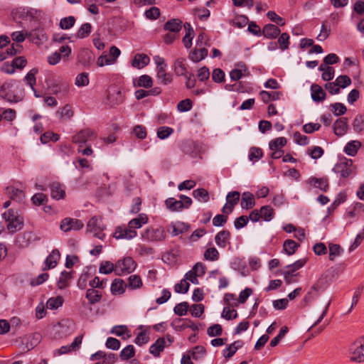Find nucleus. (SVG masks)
Segmentation results:
<instances>
[{"label":"nucleus","instance_id":"nucleus-9","mask_svg":"<svg viewBox=\"0 0 364 364\" xmlns=\"http://www.w3.org/2000/svg\"><path fill=\"white\" fill-rule=\"evenodd\" d=\"M137 235L136 230L131 229L129 225H120L116 228L113 237L117 240H131Z\"/></svg>","mask_w":364,"mask_h":364},{"label":"nucleus","instance_id":"nucleus-45","mask_svg":"<svg viewBox=\"0 0 364 364\" xmlns=\"http://www.w3.org/2000/svg\"><path fill=\"white\" fill-rule=\"evenodd\" d=\"M193 196L200 202H208L209 200L208 192L205 188H198L193 191Z\"/></svg>","mask_w":364,"mask_h":364},{"label":"nucleus","instance_id":"nucleus-11","mask_svg":"<svg viewBox=\"0 0 364 364\" xmlns=\"http://www.w3.org/2000/svg\"><path fill=\"white\" fill-rule=\"evenodd\" d=\"M84 226L83 223L78 219L65 218L61 220L60 228L63 232H69L70 230H79Z\"/></svg>","mask_w":364,"mask_h":364},{"label":"nucleus","instance_id":"nucleus-1","mask_svg":"<svg viewBox=\"0 0 364 364\" xmlns=\"http://www.w3.org/2000/svg\"><path fill=\"white\" fill-rule=\"evenodd\" d=\"M6 223V228L10 233L16 232L23 227V218L18 213L9 209L3 214Z\"/></svg>","mask_w":364,"mask_h":364},{"label":"nucleus","instance_id":"nucleus-35","mask_svg":"<svg viewBox=\"0 0 364 364\" xmlns=\"http://www.w3.org/2000/svg\"><path fill=\"white\" fill-rule=\"evenodd\" d=\"M208 55V50L205 48L200 50L194 49L189 55V58L195 63L200 62Z\"/></svg>","mask_w":364,"mask_h":364},{"label":"nucleus","instance_id":"nucleus-55","mask_svg":"<svg viewBox=\"0 0 364 364\" xmlns=\"http://www.w3.org/2000/svg\"><path fill=\"white\" fill-rule=\"evenodd\" d=\"M196 144L193 140H186L181 143V149L185 154H189L194 151Z\"/></svg>","mask_w":364,"mask_h":364},{"label":"nucleus","instance_id":"nucleus-46","mask_svg":"<svg viewBox=\"0 0 364 364\" xmlns=\"http://www.w3.org/2000/svg\"><path fill=\"white\" fill-rule=\"evenodd\" d=\"M353 128L357 133H360L364 131V115H357L353 122Z\"/></svg>","mask_w":364,"mask_h":364},{"label":"nucleus","instance_id":"nucleus-4","mask_svg":"<svg viewBox=\"0 0 364 364\" xmlns=\"http://www.w3.org/2000/svg\"><path fill=\"white\" fill-rule=\"evenodd\" d=\"M104 229L105 226L102 223V218L99 217H92L87 224V231L93 233L94 237L102 240L105 238Z\"/></svg>","mask_w":364,"mask_h":364},{"label":"nucleus","instance_id":"nucleus-34","mask_svg":"<svg viewBox=\"0 0 364 364\" xmlns=\"http://www.w3.org/2000/svg\"><path fill=\"white\" fill-rule=\"evenodd\" d=\"M110 333L116 335L117 336H122L126 334V337L124 339L129 338L131 337L130 332L125 325L114 326L112 328Z\"/></svg>","mask_w":364,"mask_h":364},{"label":"nucleus","instance_id":"nucleus-57","mask_svg":"<svg viewBox=\"0 0 364 364\" xmlns=\"http://www.w3.org/2000/svg\"><path fill=\"white\" fill-rule=\"evenodd\" d=\"M56 114H59L60 118L69 119L73 116V111L70 105H65L63 108L59 109Z\"/></svg>","mask_w":364,"mask_h":364},{"label":"nucleus","instance_id":"nucleus-48","mask_svg":"<svg viewBox=\"0 0 364 364\" xmlns=\"http://www.w3.org/2000/svg\"><path fill=\"white\" fill-rule=\"evenodd\" d=\"M63 299L62 296L51 297L47 301L46 306L49 309H57L63 305Z\"/></svg>","mask_w":364,"mask_h":364},{"label":"nucleus","instance_id":"nucleus-23","mask_svg":"<svg viewBox=\"0 0 364 364\" xmlns=\"http://www.w3.org/2000/svg\"><path fill=\"white\" fill-rule=\"evenodd\" d=\"M240 68H235L230 72V77L232 80H240L242 76H248L250 72L244 63L239 64Z\"/></svg>","mask_w":364,"mask_h":364},{"label":"nucleus","instance_id":"nucleus-12","mask_svg":"<svg viewBox=\"0 0 364 364\" xmlns=\"http://www.w3.org/2000/svg\"><path fill=\"white\" fill-rule=\"evenodd\" d=\"M28 38L33 43L41 44L48 40V36L44 28H38L26 32Z\"/></svg>","mask_w":364,"mask_h":364},{"label":"nucleus","instance_id":"nucleus-27","mask_svg":"<svg viewBox=\"0 0 364 364\" xmlns=\"http://www.w3.org/2000/svg\"><path fill=\"white\" fill-rule=\"evenodd\" d=\"M165 338H159L149 348V352L154 357H159L165 348Z\"/></svg>","mask_w":364,"mask_h":364},{"label":"nucleus","instance_id":"nucleus-49","mask_svg":"<svg viewBox=\"0 0 364 364\" xmlns=\"http://www.w3.org/2000/svg\"><path fill=\"white\" fill-rule=\"evenodd\" d=\"M75 23V18L73 16L65 17L60 19L59 26L61 29L68 30L71 28Z\"/></svg>","mask_w":364,"mask_h":364},{"label":"nucleus","instance_id":"nucleus-50","mask_svg":"<svg viewBox=\"0 0 364 364\" xmlns=\"http://www.w3.org/2000/svg\"><path fill=\"white\" fill-rule=\"evenodd\" d=\"M92 31V26L90 23H85L81 25L80 28L77 32V37L78 38H84L87 37Z\"/></svg>","mask_w":364,"mask_h":364},{"label":"nucleus","instance_id":"nucleus-43","mask_svg":"<svg viewBox=\"0 0 364 364\" xmlns=\"http://www.w3.org/2000/svg\"><path fill=\"white\" fill-rule=\"evenodd\" d=\"M143 282L139 275L132 274L128 278V287L132 289H139Z\"/></svg>","mask_w":364,"mask_h":364},{"label":"nucleus","instance_id":"nucleus-42","mask_svg":"<svg viewBox=\"0 0 364 364\" xmlns=\"http://www.w3.org/2000/svg\"><path fill=\"white\" fill-rule=\"evenodd\" d=\"M299 247V244L292 240H285L283 245L284 250L288 255L294 254Z\"/></svg>","mask_w":364,"mask_h":364},{"label":"nucleus","instance_id":"nucleus-60","mask_svg":"<svg viewBox=\"0 0 364 364\" xmlns=\"http://www.w3.org/2000/svg\"><path fill=\"white\" fill-rule=\"evenodd\" d=\"M189 308L188 302L183 301L176 304L173 309L174 313L178 316H184L187 314Z\"/></svg>","mask_w":364,"mask_h":364},{"label":"nucleus","instance_id":"nucleus-30","mask_svg":"<svg viewBox=\"0 0 364 364\" xmlns=\"http://www.w3.org/2000/svg\"><path fill=\"white\" fill-rule=\"evenodd\" d=\"M361 146L360 141L353 140L346 144L344 147V152L348 156H354L357 154L358 149Z\"/></svg>","mask_w":364,"mask_h":364},{"label":"nucleus","instance_id":"nucleus-56","mask_svg":"<svg viewBox=\"0 0 364 364\" xmlns=\"http://www.w3.org/2000/svg\"><path fill=\"white\" fill-rule=\"evenodd\" d=\"M343 252L341 247L337 244L329 245V259L333 261L336 257H338Z\"/></svg>","mask_w":364,"mask_h":364},{"label":"nucleus","instance_id":"nucleus-29","mask_svg":"<svg viewBox=\"0 0 364 364\" xmlns=\"http://www.w3.org/2000/svg\"><path fill=\"white\" fill-rule=\"evenodd\" d=\"M156 77L163 85H168L172 82V75L166 73L163 67L156 68Z\"/></svg>","mask_w":364,"mask_h":364},{"label":"nucleus","instance_id":"nucleus-16","mask_svg":"<svg viewBox=\"0 0 364 364\" xmlns=\"http://www.w3.org/2000/svg\"><path fill=\"white\" fill-rule=\"evenodd\" d=\"M50 189V196L53 198L60 200L64 198L65 191L63 186L59 182H53L49 185Z\"/></svg>","mask_w":364,"mask_h":364},{"label":"nucleus","instance_id":"nucleus-64","mask_svg":"<svg viewBox=\"0 0 364 364\" xmlns=\"http://www.w3.org/2000/svg\"><path fill=\"white\" fill-rule=\"evenodd\" d=\"M31 201L35 205L39 206L48 201V197L44 193H38L33 196Z\"/></svg>","mask_w":364,"mask_h":364},{"label":"nucleus","instance_id":"nucleus-19","mask_svg":"<svg viewBox=\"0 0 364 364\" xmlns=\"http://www.w3.org/2000/svg\"><path fill=\"white\" fill-rule=\"evenodd\" d=\"M150 62L149 57L144 53H137L134 55L132 61V65L134 68L141 69L149 65Z\"/></svg>","mask_w":364,"mask_h":364},{"label":"nucleus","instance_id":"nucleus-62","mask_svg":"<svg viewBox=\"0 0 364 364\" xmlns=\"http://www.w3.org/2000/svg\"><path fill=\"white\" fill-rule=\"evenodd\" d=\"M60 136L58 134L53 132H48L41 136V141L43 144H47L50 141L54 142L58 141Z\"/></svg>","mask_w":364,"mask_h":364},{"label":"nucleus","instance_id":"nucleus-8","mask_svg":"<svg viewBox=\"0 0 364 364\" xmlns=\"http://www.w3.org/2000/svg\"><path fill=\"white\" fill-rule=\"evenodd\" d=\"M97 138V134L93 130L87 128L77 132L73 136L72 141L79 145H84L90 141Z\"/></svg>","mask_w":364,"mask_h":364},{"label":"nucleus","instance_id":"nucleus-61","mask_svg":"<svg viewBox=\"0 0 364 364\" xmlns=\"http://www.w3.org/2000/svg\"><path fill=\"white\" fill-rule=\"evenodd\" d=\"M75 85L77 87H84L89 84V75L87 73H82L77 75Z\"/></svg>","mask_w":364,"mask_h":364},{"label":"nucleus","instance_id":"nucleus-37","mask_svg":"<svg viewBox=\"0 0 364 364\" xmlns=\"http://www.w3.org/2000/svg\"><path fill=\"white\" fill-rule=\"evenodd\" d=\"M166 205L171 211H181L183 208L181 200H177L173 198H168L165 201Z\"/></svg>","mask_w":364,"mask_h":364},{"label":"nucleus","instance_id":"nucleus-31","mask_svg":"<svg viewBox=\"0 0 364 364\" xmlns=\"http://www.w3.org/2000/svg\"><path fill=\"white\" fill-rule=\"evenodd\" d=\"M7 191L11 200L18 203H21L23 201L25 198V194L23 191L15 188L14 187H8Z\"/></svg>","mask_w":364,"mask_h":364},{"label":"nucleus","instance_id":"nucleus-47","mask_svg":"<svg viewBox=\"0 0 364 364\" xmlns=\"http://www.w3.org/2000/svg\"><path fill=\"white\" fill-rule=\"evenodd\" d=\"M287 143V140L285 137H278L272 139L269 143L270 149H282Z\"/></svg>","mask_w":364,"mask_h":364},{"label":"nucleus","instance_id":"nucleus-18","mask_svg":"<svg viewBox=\"0 0 364 364\" xmlns=\"http://www.w3.org/2000/svg\"><path fill=\"white\" fill-rule=\"evenodd\" d=\"M308 183L314 188H319L323 192H326L328 190V179L326 177L319 178L316 177H311L308 180Z\"/></svg>","mask_w":364,"mask_h":364},{"label":"nucleus","instance_id":"nucleus-10","mask_svg":"<svg viewBox=\"0 0 364 364\" xmlns=\"http://www.w3.org/2000/svg\"><path fill=\"white\" fill-rule=\"evenodd\" d=\"M14 91V85L4 83L0 88V96L9 102H17L20 100V98L15 95Z\"/></svg>","mask_w":364,"mask_h":364},{"label":"nucleus","instance_id":"nucleus-53","mask_svg":"<svg viewBox=\"0 0 364 364\" xmlns=\"http://www.w3.org/2000/svg\"><path fill=\"white\" fill-rule=\"evenodd\" d=\"M219 252L215 247L208 248L204 252V258L209 261H216L219 259Z\"/></svg>","mask_w":364,"mask_h":364},{"label":"nucleus","instance_id":"nucleus-36","mask_svg":"<svg viewBox=\"0 0 364 364\" xmlns=\"http://www.w3.org/2000/svg\"><path fill=\"white\" fill-rule=\"evenodd\" d=\"M171 228L172 229L171 234L173 236H177L188 231L190 228V225L184 223H180L178 224V225L171 224ZM168 231L170 232V227L168 228Z\"/></svg>","mask_w":364,"mask_h":364},{"label":"nucleus","instance_id":"nucleus-7","mask_svg":"<svg viewBox=\"0 0 364 364\" xmlns=\"http://www.w3.org/2000/svg\"><path fill=\"white\" fill-rule=\"evenodd\" d=\"M124 96L119 87L116 86L109 87L107 100L110 107L118 106L124 102Z\"/></svg>","mask_w":364,"mask_h":364},{"label":"nucleus","instance_id":"nucleus-59","mask_svg":"<svg viewBox=\"0 0 364 364\" xmlns=\"http://www.w3.org/2000/svg\"><path fill=\"white\" fill-rule=\"evenodd\" d=\"M174 130L173 128L169 127H160L157 129V136L160 139H165L168 138L171 134L173 133Z\"/></svg>","mask_w":364,"mask_h":364},{"label":"nucleus","instance_id":"nucleus-39","mask_svg":"<svg viewBox=\"0 0 364 364\" xmlns=\"http://www.w3.org/2000/svg\"><path fill=\"white\" fill-rule=\"evenodd\" d=\"M116 263L113 264L109 261H102L100 265L99 272L100 274H109L114 272L116 274Z\"/></svg>","mask_w":364,"mask_h":364},{"label":"nucleus","instance_id":"nucleus-2","mask_svg":"<svg viewBox=\"0 0 364 364\" xmlns=\"http://www.w3.org/2000/svg\"><path fill=\"white\" fill-rule=\"evenodd\" d=\"M141 239L144 241L157 242L165 240L166 234L162 227H149L144 230L141 234Z\"/></svg>","mask_w":364,"mask_h":364},{"label":"nucleus","instance_id":"nucleus-13","mask_svg":"<svg viewBox=\"0 0 364 364\" xmlns=\"http://www.w3.org/2000/svg\"><path fill=\"white\" fill-rule=\"evenodd\" d=\"M306 262V259H301L296 261L291 264H289L286 267L287 269L283 272L285 280L287 283H289V278L293 276V274L297 269L301 268Z\"/></svg>","mask_w":364,"mask_h":364},{"label":"nucleus","instance_id":"nucleus-44","mask_svg":"<svg viewBox=\"0 0 364 364\" xmlns=\"http://www.w3.org/2000/svg\"><path fill=\"white\" fill-rule=\"evenodd\" d=\"M188 354H190L191 356L194 360H199L205 355L206 350L203 346H197L194 347L192 350H191L188 352Z\"/></svg>","mask_w":364,"mask_h":364},{"label":"nucleus","instance_id":"nucleus-21","mask_svg":"<svg viewBox=\"0 0 364 364\" xmlns=\"http://www.w3.org/2000/svg\"><path fill=\"white\" fill-rule=\"evenodd\" d=\"M60 254L58 250H53L45 260L46 267L43 270L53 269L56 267L58 261L60 259Z\"/></svg>","mask_w":364,"mask_h":364},{"label":"nucleus","instance_id":"nucleus-26","mask_svg":"<svg viewBox=\"0 0 364 364\" xmlns=\"http://www.w3.org/2000/svg\"><path fill=\"white\" fill-rule=\"evenodd\" d=\"M73 278V271L67 272L63 271L60 273V277L57 282V286L60 289H63L67 288L70 284L69 282Z\"/></svg>","mask_w":364,"mask_h":364},{"label":"nucleus","instance_id":"nucleus-5","mask_svg":"<svg viewBox=\"0 0 364 364\" xmlns=\"http://www.w3.org/2000/svg\"><path fill=\"white\" fill-rule=\"evenodd\" d=\"M353 161L348 159H341L333 168V171L345 178L348 177L353 172Z\"/></svg>","mask_w":364,"mask_h":364},{"label":"nucleus","instance_id":"nucleus-15","mask_svg":"<svg viewBox=\"0 0 364 364\" xmlns=\"http://www.w3.org/2000/svg\"><path fill=\"white\" fill-rule=\"evenodd\" d=\"M230 232L225 230L218 232L215 237V243L220 248L226 247L230 244Z\"/></svg>","mask_w":364,"mask_h":364},{"label":"nucleus","instance_id":"nucleus-3","mask_svg":"<svg viewBox=\"0 0 364 364\" xmlns=\"http://www.w3.org/2000/svg\"><path fill=\"white\" fill-rule=\"evenodd\" d=\"M116 275L122 276L134 272L136 267V263L131 257H126L119 259L116 262Z\"/></svg>","mask_w":364,"mask_h":364},{"label":"nucleus","instance_id":"nucleus-32","mask_svg":"<svg viewBox=\"0 0 364 364\" xmlns=\"http://www.w3.org/2000/svg\"><path fill=\"white\" fill-rule=\"evenodd\" d=\"M148 222V218L144 214H140L136 218L131 220L128 225L132 230L139 229L143 225L146 224Z\"/></svg>","mask_w":364,"mask_h":364},{"label":"nucleus","instance_id":"nucleus-41","mask_svg":"<svg viewBox=\"0 0 364 364\" xmlns=\"http://www.w3.org/2000/svg\"><path fill=\"white\" fill-rule=\"evenodd\" d=\"M261 218L264 221H270L273 219L274 215V209L269 205H264L259 210Z\"/></svg>","mask_w":364,"mask_h":364},{"label":"nucleus","instance_id":"nucleus-22","mask_svg":"<svg viewBox=\"0 0 364 364\" xmlns=\"http://www.w3.org/2000/svg\"><path fill=\"white\" fill-rule=\"evenodd\" d=\"M280 32V29L276 25L269 23L263 27L262 34L267 38L274 39Z\"/></svg>","mask_w":364,"mask_h":364},{"label":"nucleus","instance_id":"nucleus-28","mask_svg":"<svg viewBox=\"0 0 364 364\" xmlns=\"http://www.w3.org/2000/svg\"><path fill=\"white\" fill-rule=\"evenodd\" d=\"M127 285L121 279H114L111 284L110 290L113 295L122 294L124 292Z\"/></svg>","mask_w":364,"mask_h":364},{"label":"nucleus","instance_id":"nucleus-20","mask_svg":"<svg viewBox=\"0 0 364 364\" xmlns=\"http://www.w3.org/2000/svg\"><path fill=\"white\" fill-rule=\"evenodd\" d=\"M311 98L314 102H321L326 99V94L320 85L313 84L311 86Z\"/></svg>","mask_w":364,"mask_h":364},{"label":"nucleus","instance_id":"nucleus-40","mask_svg":"<svg viewBox=\"0 0 364 364\" xmlns=\"http://www.w3.org/2000/svg\"><path fill=\"white\" fill-rule=\"evenodd\" d=\"M184 61L185 60L183 58H178L175 60L173 67L177 75L183 76L188 73Z\"/></svg>","mask_w":364,"mask_h":364},{"label":"nucleus","instance_id":"nucleus-51","mask_svg":"<svg viewBox=\"0 0 364 364\" xmlns=\"http://www.w3.org/2000/svg\"><path fill=\"white\" fill-rule=\"evenodd\" d=\"M135 355V350L132 345H128L120 353V357L122 360H129Z\"/></svg>","mask_w":364,"mask_h":364},{"label":"nucleus","instance_id":"nucleus-33","mask_svg":"<svg viewBox=\"0 0 364 364\" xmlns=\"http://www.w3.org/2000/svg\"><path fill=\"white\" fill-rule=\"evenodd\" d=\"M153 85L152 78L148 75H142L134 82V87H143L145 88L151 87Z\"/></svg>","mask_w":364,"mask_h":364},{"label":"nucleus","instance_id":"nucleus-63","mask_svg":"<svg viewBox=\"0 0 364 364\" xmlns=\"http://www.w3.org/2000/svg\"><path fill=\"white\" fill-rule=\"evenodd\" d=\"M221 316L227 320L235 319L237 316V312L234 309L230 307H225L223 310Z\"/></svg>","mask_w":364,"mask_h":364},{"label":"nucleus","instance_id":"nucleus-38","mask_svg":"<svg viewBox=\"0 0 364 364\" xmlns=\"http://www.w3.org/2000/svg\"><path fill=\"white\" fill-rule=\"evenodd\" d=\"M240 193L238 191L229 192L226 196L228 203H229V212H232L234 206L240 200Z\"/></svg>","mask_w":364,"mask_h":364},{"label":"nucleus","instance_id":"nucleus-17","mask_svg":"<svg viewBox=\"0 0 364 364\" xmlns=\"http://www.w3.org/2000/svg\"><path fill=\"white\" fill-rule=\"evenodd\" d=\"M348 127V119L346 117H341L335 122L333 132L336 135L341 136L346 133Z\"/></svg>","mask_w":364,"mask_h":364},{"label":"nucleus","instance_id":"nucleus-58","mask_svg":"<svg viewBox=\"0 0 364 364\" xmlns=\"http://www.w3.org/2000/svg\"><path fill=\"white\" fill-rule=\"evenodd\" d=\"M107 279H100L99 277H95L91 281L89 282V285L90 287L95 289H104L106 287Z\"/></svg>","mask_w":364,"mask_h":364},{"label":"nucleus","instance_id":"nucleus-54","mask_svg":"<svg viewBox=\"0 0 364 364\" xmlns=\"http://www.w3.org/2000/svg\"><path fill=\"white\" fill-rule=\"evenodd\" d=\"M278 44L279 45V48L282 50H286L289 49V35L287 33H283L280 35L278 38Z\"/></svg>","mask_w":364,"mask_h":364},{"label":"nucleus","instance_id":"nucleus-24","mask_svg":"<svg viewBox=\"0 0 364 364\" xmlns=\"http://www.w3.org/2000/svg\"><path fill=\"white\" fill-rule=\"evenodd\" d=\"M85 296L88 300L89 304L93 305L101 301L102 294L99 290L90 287L87 290Z\"/></svg>","mask_w":364,"mask_h":364},{"label":"nucleus","instance_id":"nucleus-6","mask_svg":"<svg viewBox=\"0 0 364 364\" xmlns=\"http://www.w3.org/2000/svg\"><path fill=\"white\" fill-rule=\"evenodd\" d=\"M350 359L354 362L364 361V338L355 341L350 347Z\"/></svg>","mask_w":364,"mask_h":364},{"label":"nucleus","instance_id":"nucleus-14","mask_svg":"<svg viewBox=\"0 0 364 364\" xmlns=\"http://www.w3.org/2000/svg\"><path fill=\"white\" fill-rule=\"evenodd\" d=\"M183 27V22L178 18H171L164 25V29L169 32L178 34Z\"/></svg>","mask_w":364,"mask_h":364},{"label":"nucleus","instance_id":"nucleus-25","mask_svg":"<svg viewBox=\"0 0 364 364\" xmlns=\"http://www.w3.org/2000/svg\"><path fill=\"white\" fill-rule=\"evenodd\" d=\"M255 205V197L250 192H244L242 196L240 205L242 209H251Z\"/></svg>","mask_w":364,"mask_h":364},{"label":"nucleus","instance_id":"nucleus-52","mask_svg":"<svg viewBox=\"0 0 364 364\" xmlns=\"http://www.w3.org/2000/svg\"><path fill=\"white\" fill-rule=\"evenodd\" d=\"M49 89L53 94L58 95V93H67L68 91V85L66 83L53 84L49 86Z\"/></svg>","mask_w":364,"mask_h":364}]
</instances>
